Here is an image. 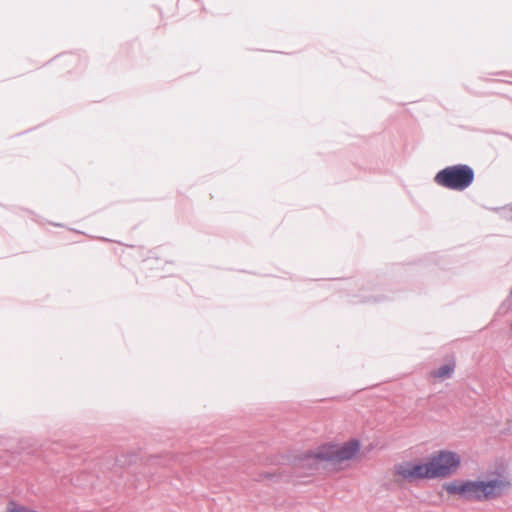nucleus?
I'll list each match as a JSON object with an SVG mask.
<instances>
[{"label":"nucleus","instance_id":"6","mask_svg":"<svg viewBox=\"0 0 512 512\" xmlns=\"http://www.w3.org/2000/svg\"><path fill=\"white\" fill-rule=\"evenodd\" d=\"M6 512H38L34 508L26 506L22 503H19L15 500H11L8 502L6 506Z\"/></svg>","mask_w":512,"mask_h":512},{"label":"nucleus","instance_id":"4","mask_svg":"<svg viewBox=\"0 0 512 512\" xmlns=\"http://www.w3.org/2000/svg\"><path fill=\"white\" fill-rule=\"evenodd\" d=\"M435 182L451 190H464L474 181V171L468 165H453L440 170Z\"/></svg>","mask_w":512,"mask_h":512},{"label":"nucleus","instance_id":"5","mask_svg":"<svg viewBox=\"0 0 512 512\" xmlns=\"http://www.w3.org/2000/svg\"><path fill=\"white\" fill-rule=\"evenodd\" d=\"M454 368H455L454 362L447 363V364L439 367L438 369L431 371L430 376L433 379L443 380V379H446L451 376V374L454 371Z\"/></svg>","mask_w":512,"mask_h":512},{"label":"nucleus","instance_id":"2","mask_svg":"<svg viewBox=\"0 0 512 512\" xmlns=\"http://www.w3.org/2000/svg\"><path fill=\"white\" fill-rule=\"evenodd\" d=\"M512 487L510 474L503 464L492 467L485 479L476 481H453L444 484V490L467 500L488 501L497 499Z\"/></svg>","mask_w":512,"mask_h":512},{"label":"nucleus","instance_id":"1","mask_svg":"<svg viewBox=\"0 0 512 512\" xmlns=\"http://www.w3.org/2000/svg\"><path fill=\"white\" fill-rule=\"evenodd\" d=\"M461 465L458 453L441 450L426 460H408L397 463L390 470L396 484L413 483L424 479H443L455 474Z\"/></svg>","mask_w":512,"mask_h":512},{"label":"nucleus","instance_id":"3","mask_svg":"<svg viewBox=\"0 0 512 512\" xmlns=\"http://www.w3.org/2000/svg\"><path fill=\"white\" fill-rule=\"evenodd\" d=\"M360 442L351 439L343 443H326L309 451L301 458L302 466H316L319 462L341 465L354 459L360 451Z\"/></svg>","mask_w":512,"mask_h":512}]
</instances>
